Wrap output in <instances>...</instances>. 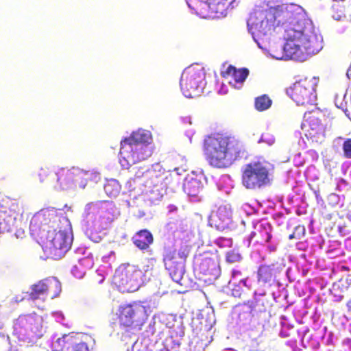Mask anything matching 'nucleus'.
Wrapping results in <instances>:
<instances>
[{
	"label": "nucleus",
	"instance_id": "nucleus-1",
	"mask_svg": "<svg viewBox=\"0 0 351 351\" xmlns=\"http://www.w3.org/2000/svg\"><path fill=\"white\" fill-rule=\"evenodd\" d=\"M263 15L259 21L250 16L247 26L252 34L258 36L266 35L276 26L282 27L286 42L280 47L282 53L274 50L276 59L303 60L306 56L315 54L322 49V38L316 33L313 21L301 6L293 3L278 5L266 10Z\"/></svg>",
	"mask_w": 351,
	"mask_h": 351
},
{
	"label": "nucleus",
	"instance_id": "nucleus-2",
	"mask_svg": "<svg viewBox=\"0 0 351 351\" xmlns=\"http://www.w3.org/2000/svg\"><path fill=\"white\" fill-rule=\"evenodd\" d=\"M203 152L210 165L216 168H226L241 158L243 149L234 137L215 133L205 137Z\"/></svg>",
	"mask_w": 351,
	"mask_h": 351
},
{
	"label": "nucleus",
	"instance_id": "nucleus-3",
	"mask_svg": "<svg viewBox=\"0 0 351 351\" xmlns=\"http://www.w3.org/2000/svg\"><path fill=\"white\" fill-rule=\"evenodd\" d=\"M149 138V135L144 131L138 130L121 141L119 162L123 167L128 169L132 165L151 156L152 150L145 144Z\"/></svg>",
	"mask_w": 351,
	"mask_h": 351
},
{
	"label": "nucleus",
	"instance_id": "nucleus-4",
	"mask_svg": "<svg viewBox=\"0 0 351 351\" xmlns=\"http://www.w3.org/2000/svg\"><path fill=\"white\" fill-rule=\"evenodd\" d=\"M150 308L143 302L134 301L118 306L116 315L122 328L141 330L148 320Z\"/></svg>",
	"mask_w": 351,
	"mask_h": 351
},
{
	"label": "nucleus",
	"instance_id": "nucleus-5",
	"mask_svg": "<svg viewBox=\"0 0 351 351\" xmlns=\"http://www.w3.org/2000/svg\"><path fill=\"white\" fill-rule=\"evenodd\" d=\"M43 250L52 258L59 259L71 248V238L64 231L47 230V233L36 237Z\"/></svg>",
	"mask_w": 351,
	"mask_h": 351
},
{
	"label": "nucleus",
	"instance_id": "nucleus-6",
	"mask_svg": "<svg viewBox=\"0 0 351 351\" xmlns=\"http://www.w3.org/2000/svg\"><path fill=\"white\" fill-rule=\"evenodd\" d=\"M271 182L269 169L261 161H252L241 169V184L247 189H260Z\"/></svg>",
	"mask_w": 351,
	"mask_h": 351
},
{
	"label": "nucleus",
	"instance_id": "nucleus-7",
	"mask_svg": "<svg viewBox=\"0 0 351 351\" xmlns=\"http://www.w3.org/2000/svg\"><path fill=\"white\" fill-rule=\"evenodd\" d=\"M143 271L129 263L121 264L115 271L112 284L121 292H134L141 286Z\"/></svg>",
	"mask_w": 351,
	"mask_h": 351
},
{
	"label": "nucleus",
	"instance_id": "nucleus-8",
	"mask_svg": "<svg viewBox=\"0 0 351 351\" xmlns=\"http://www.w3.org/2000/svg\"><path fill=\"white\" fill-rule=\"evenodd\" d=\"M21 215L22 210L16 199L3 197L0 202V234L15 229Z\"/></svg>",
	"mask_w": 351,
	"mask_h": 351
},
{
	"label": "nucleus",
	"instance_id": "nucleus-9",
	"mask_svg": "<svg viewBox=\"0 0 351 351\" xmlns=\"http://www.w3.org/2000/svg\"><path fill=\"white\" fill-rule=\"evenodd\" d=\"M315 86L313 79L306 77L295 82L287 94L298 105L311 104L316 99Z\"/></svg>",
	"mask_w": 351,
	"mask_h": 351
},
{
	"label": "nucleus",
	"instance_id": "nucleus-10",
	"mask_svg": "<svg viewBox=\"0 0 351 351\" xmlns=\"http://www.w3.org/2000/svg\"><path fill=\"white\" fill-rule=\"evenodd\" d=\"M55 183L53 186L60 190H69L76 186L86 185V180L84 178L85 173L75 168H58L54 170Z\"/></svg>",
	"mask_w": 351,
	"mask_h": 351
},
{
	"label": "nucleus",
	"instance_id": "nucleus-11",
	"mask_svg": "<svg viewBox=\"0 0 351 351\" xmlns=\"http://www.w3.org/2000/svg\"><path fill=\"white\" fill-rule=\"evenodd\" d=\"M61 292V284L56 278H45L32 285L29 292L27 293L28 299L35 301L47 299H53Z\"/></svg>",
	"mask_w": 351,
	"mask_h": 351
},
{
	"label": "nucleus",
	"instance_id": "nucleus-12",
	"mask_svg": "<svg viewBox=\"0 0 351 351\" xmlns=\"http://www.w3.org/2000/svg\"><path fill=\"white\" fill-rule=\"evenodd\" d=\"M58 218L57 209L55 208L40 210L31 219L29 224L31 234L36 238L42 234L47 233V230H51L50 224L53 223Z\"/></svg>",
	"mask_w": 351,
	"mask_h": 351
},
{
	"label": "nucleus",
	"instance_id": "nucleus-13",
	"mask_svg": "<svg viewBox=\"0 0 351 351\" xmlns=\"http://www.w3.org/2000/svg\"><path fill=\"white\" fill-rule=\"evenodd\" d=\"M42 318L36 315H20L14 322L16 334L22 336L41 337Z\"/></svg>",
	"mask_w": 351,
	"mask_h": 351
},
{
	"label": "nucleus",
	"instance_id": "nucleus-14",
	"mask_svg": "<svg viewBox=\"0 0 351 351\" xmlns=\"http://www.w3.org/2000/svg\"><path fill=\"white\" fill-rule=\"evenodd\" d=\"M114 205L106 202H90L86 205L84 215L86 217L93 218L96 219L98 216V220L100 221V226L104 227L111 223L114 218Z\"/></svg>",
	"mask_w": 351,
	"mask_h": 351
},
{
	"label": "nucleus",
	"instance_id": "nucleus-15",
	"mask_svg": "<svg viewBox=\"0 0 351 351\" xmlns=\"http://www.w3.org/2000/svg\"><path fill=\"white\" fill-rule=\"evenodd\" d=\"M202 80V73L200 71L195 69L185 71L180 82L181 90L185 97L192 98L198 95L202 89L200 86Z\"/></svg>",
	"mask_w": 351,
	"mask_h": 351
},
{
	"label": "nucleus",
	"instance_id": "nucleus-16",
	"mask_svg": "<svg viewBox=\"0 0 351 351\" xmlns=\"http://www.w3.org/2000/svg\"><path fill=\"white\" fill-rule=\"evenodd\" d=\"M326 121L325 114L320 110L315 109L304 114L302 128L308 132L311 138L324 136L326 129L324 122Z\"/></svg>",
	"mask_w": 351,
	"mask_h": 351
},
{
	"label": "nucleus",
	"instance_id": "nucleus-17",
	"mask_svg": "<svg viewBox=\"0 0 351 351\" xmlns=\"http://www.w3.org/2000/svg\"><path fill=\"white\" fill-rule=\"evenodd\" d=\"M189 254L186 247H180L178 252L167 250L164 255L163 262L165 268L171 275L181 274L184 271V263Z\"/></svg>",
	"mask_w": 351,
	"mask_h": 351
},
{
	"label": "nucleus",
	"instance_id": "nucleus-18",
	"mask_svg": "<svg viewBox=\"0 0 351 351\" xmlns=\"http://www.w3.org/2000/svg\"><path fill=\"white\" fill-rule=\"evenodd\" d=\"M53 351H90L88 345L76 336L68 334L58 338L53 345Z\"/></svg>",
	"mask_w": 351,
	"mask_h": 351
},
{
	"label": "nucleus",
	"instance_id": "nucleus-19",
	"mask_svg": "<svg viewBox=\"0 0 351 351\" xmlns=\"http://www.w3.org/2000/svg\"><path fill=\"white\" fill-rule=\"evenodd\" d=\"M271 238V227L268 223H258L254 226L248 238L249 243L265 244Z\"/></svg>",
	"mask_w": 351,
	"mask_h": 351
},
{
	"label": "nucleus",
	"instance_id": "nucleus-20",
	"mask_svg": "<svg viewBox=\"0 0 351 351\" xmlns=\"http://www.w3.org/2000/svg\"><path fill=\"white\" fill-rule=\"evenodd\" d=\"M197 268L204 275L215 276L219 270L217 256L213 254H205L197 259Z\"/></svg>",
	"mask_w": 351,
	"mask_h": 351
},
{
	"label": "nucleus",
	"instance_id": "nucleus-21",
	"mask_svg": "<svg viewBox=\"0 0 351 351\" xmlns=\"http://www.w3.org/2000/svg\"><path fill=\"white\" fill-rule=\"evenodd\" d=\"M221 76L223 78H232L230 84H232L235 88H240L237 84L242 85L249 75V71L246 68L237 69L232 65H229L225 70L221 71Z\"/></svg>",
	"mask_w": 351,
	"mask_h": 351
},
{
	"label": "nucleus",
	"instance_id": "nucleus-22",
	"mask_svg": "<svg viewBox=\"0 0 351 351\" xmlns=\"http://www.w3.org/2000/svg\"><path fill=\"white\" fill-rule=\"evenodd\" d=\"M134 245L141 251H148L154 242L151 232L147 229L138 231L132 238Z\"/></svg>",
	"mask_w": 351,
	"mask_h": 351
},
{
	"label": "nucleus",
	"instance_id": "nucleus-23",
	"mask_svg": "<svg viewBox=\"0 0 351 351\" xmlns=\"http://www.w3.org/2000/svg\"><path fill=\"white\" fill-rule=\"evenodd\" d=\"M277 272L275 264L261 265L257 271L258 281L263 285L270 284L274 280Z\"/></svg>",
	"mask_w": 351,
	"mask_h": 351
},
{
	"label": "nucleus",
	"instance_id": "nucleus-24",
	"mask_svg": "<svg viewBox=\"0 0 351 351\" xmlns=\"http://www.w3.org/2000/svg\"><path fill=\"white\" fill-rule=\"evenodd\" d=\"M232 215V213L230 207L227 205H221L218 207L213 217L216 221H219V225L223 226L228 224L231 221Z\"/></svg>",
	"mask_w": 351,
	"mask_h": 351
},
{
	"label": "nucleus",
	"instance_id": "nucleus-25",
	"mask_svg": "<svg viewBox=\"0 0 351 351\" xmlns=\"http://www.w3.org/2000/svg\"><path fill=\"white\" fill-rule=\"evenodd\" d=\"M104 189L108 196L115 197L120 193L121 186L117 180L110 179L106 181Z\"/></svg>",
	"mask_w": 351,
	"mask_h": 351
},
{
	"label": "nucleus",
	"instance_id": "nucleus-26",
	"mask_svg": "<svg viewBox=\"0 0 351 351\" xmlns=\"http://www.w3.org/2000/svg\"><path fill=\"white\" fill-rule=\"evenodd\" d=\"M40 182L41 183L54 185L55 174L54 171H51L49 167H41L38 173Z\"/></svg>",
	"mask_w": 351,
	"mask_h": 351
},
{
	"label": "nucleus",
	"instance_id": "nucleus-27",
	"mask_svg": "<svg viewBox=\"0 0 351 351\" xmlns=\"http://www.w3.org/2000/svg\"><path fill=\"white\" fill-rule=\"evenodd\" d=\"M272 101L267 95H263L255 99V108L258 111L267 110L271 105Z\"/></svg>",
	"mask_w": 351,
	"mask_h": 351
},
{
	"label": "nucleus",
	"instance_id": "nucleus-28",
	"mask_svg": "<svg viewBox=\"0 0 351 351\" xmlns=\"http://www.w3.org/2000/svg\"><path fill=\"white\" fill-rule=\"evenodd\" d=\"M199 186L196 180H189L184 185V191L190 196H195L199 191Z\"/></svg>",
	"mask_w": 351,
	"mask_h": 351
},
{
	"label": "nucleus",
	"instance_id": "nucleus-29",
	"mask_svg": "<svg viewBox=\"0 0 351 351\" xmlns=\"http://www.w3.org/2000/svg\"><path fill=\"white\" fill-rule=\"evenodd\" d=\"M155 263L156 260L154 258H151L148 260L147 264L143 267V276L145 278V279H149L151 276H154L156 273Z\"/></svg>",
	"mask_w": 351,
	"mask_h": 351
},
{
	"label": "nucleus",
	"instance_id": "nucleus-30",
	"mask_svg": "<svg viewBox=\"0 0 351 351\" xmlns=\"http://www.w3.org/2000/svg\"><path fill=\"white\" fill-rule=\"evenodd\" d=\"M226 260L230 263H237L241 260V256L238 252L234 250H232L226 253Z\"/></svg>",
	"mask_w": 351,
	"mask_h": 351
},
{
	"label": "nucleus",
	"instance_id": "nucleus-31",
	"mask_svg": "<svg viewBox=\"0 0 351 351\" xmlns=\"http://www.w3.org/2000/svg\"><path fill=\"white\" fill-rule=\"evenodd\" d=\"M193 4V9L195 10H205L210 7L208 0H192Z\"/></svg>",
	"mask_w": 351,
	"mask_h": 351
},
{
	"label": "nucleus",
	"instance_id": "nucleus-32",
	"mask_svg": "<svg viewBox=\"0 0 351 351\" xmlns=\"http://www.w3.org/2000/svg\"><path fill=\"white\" fill-rule=\"evenodd\" d=\"M343 151L346 158H351V138H348L343 142Z\"/></svg>",
	"mask_w": 351,
	"mask_h": 351
},
{
	"label": "nucleus",
	"instance_id": "nucleus-33",
	"mask_svg": "<svg viewBox=\"0 0 351 351\" xmlns=\"http://www.w3.org/2000/svg\"><path fill=\"white\" fill-rule=\"evenodd\" d=\"M294 232H296L298 238L300 239L301 237L304 235L305 228L303 226H298L295 227Z\"/></svg>",
	"mask_w": 351,
	"mask_h": 351
},
{
	"label": "nucleus",
	"instance_id": "nucleus-34",
	"mask_svg": "<svg viewBox=\"0 0 351 351\" xmlns=\"http://www.w3.org/2000/svg\"><path fill=\"white\" fill-rule=\"evenodd\" d=\"M77 266L75 265L72 270L73 275L78 278L82 277L84 272L77 274Z\"/></svg>",
	"mask_w": 351,
	"mask_h": 351
},
{
	"label": "nucleus",
	"instance_id": "nucleus-35",
	"mask_svg": "<svg viewBox=\"0 0 351 351\" xmlns=\"http://www.w3.org/2000/svg\"><path fill=\"white\" fill-rule=\"evenodd\" d=\"M105 279V277L101 275V274H99L97 273V276H96V280L99 282V283H101L104 282Z\"/></svg>",
	"mask_w": 351,
	"mask_h": 351
},
{
	"label": "nucleus",
	"instance_id": "nucleus-36",
	"mask_svg": "<svg viewBox=\"0 0 351 351\" xmlns=\"http://www.w3.org/2000/svg\"><path fill=\"white\" fill-rule=\"evenodd\" d=\"M289 239L290 240L293 239H298V235H297L296 232H293L292 234H291L289 236Z\"/></svg>",
	"mask_w": 351,
	"mask_h": 351
},
{
	"label": "nucleus",
	"instance_id": "nucleus-37",
	"mask_svg": "<svg viewBox=\"0 0 351 351\" xmlns=\"http://www.w3.org/2000/svg\"><path fill=\"white\" fill-rule=\"evenodd\" d=\"M217 2V4H223L228 0H215ZM234 0H231L230 3H232Z\"/></svg>",
	"mask_w": 351,
	"mask_h": 351
},
{
	"label": "nucleus",
	"instance_id": "nucleus-38",
	"mask_svg": "<svg viewBox=\"0 0 351 351\" xmlns=\"http://www.w3.org/2000/svg\"><path fill=\"white\" fill-rule=\"evenodd\" d=\"M347 307L348 308V311L351 313V299L348 302Z\"/></svg>",
	"mask_w": 351,
	"mask_h": 351
},
{
	"label": "nucleus",
	"instance_id": "nucleus-39",
	"mask_svg": "<svg viewBox=\"0 0 351 351\" xmlns=\"http://www.w3.org/2000/svg\"><path fill=\"white\" fill-rule=\"evenodd\" d=\"M238 274H241V271H240L233 270V271H232V275L233 276H236V275H238Z\"/></svg>",
	"mask_w": 351,
	"mask_h": 351
},
{
	"label": "nucleus",
	"instance_id": "nucleus-40",
	"mask_svg": "<svg viewBox=\"0 0 351 351\" xmlns=\"http://www.w3.org/2000/svg\"><path fill=\"white\" fill-rule=\"evenodd\" d=\"M342 269H345V270H348L349 269L348 267H346V266H342Z\"/></svg>",
	"mask_w": 351,
	"mask_h": 351
},
{
	"label": "nucleus",
	"instance_id": "nucleus-41",
	"mask_svg": "<svg viewBox=\"0 0 351 351\" xmlns=\"http://www.w3.org/2000/svg\"><path fill=\"white\" fill-rule=\"evenodd\" d=\"M23 298H21L20 300H18L17 298L15 300V302H19V301L23 300Z\"/></svg>",
	"mask_w": 351,
	"mask_h": 351
},
{
	"label": "nucleus",
	"instance_id": "nucleus-42",
	"mask_svg": "<svg viewBox=\"0 0 351 351\" xmlns=\"http://www.w3.org/2000/svg\"><path fill=\"white\" fill-rule=\"evenodd\" d=\"M219 93H221V94L223 93V87H221V88L219 90Z\"/></svg>",
	"mask_w": 351,
	"mask_h": 351
},
{
	"label": "nucleus",
	"instance_id": "nucleus-43",
	"mask_svg": "<svg viewBox=\"0 0 351 351\" xmlns=\"http://www.w3.org/2000/svg\"><path fill=\"white\" fill-rule=\"evenodd\" d=\"M8 351H19V350H12V349H10V350H9Z\"/></svg>",
	"mask_w": 351,
	"mask_h": 351
},
{
	"label": "nucleus",
	"instance_id": "nucleus-44",
	"mask_svg": "<svg viewBox=\"0 0 351 351\" xmlns=\"http://www.w3.org/2000/svg\"><path fill=\"white\" fill-rule=\"evenodd\" d=\"M226 93L225 90H223V94H225Z\"/></svg>",
	"mask_w": 351,
	"mask_h": 351
}]
</instances>
